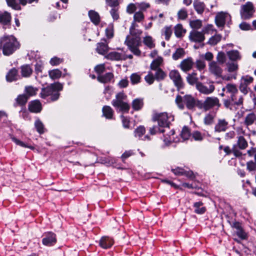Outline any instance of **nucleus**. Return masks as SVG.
<instances>
[{"instance_id":"1","label":"nucleus","mask_w":256,"mask_h":256,"mask_svg":"<svg viewBox=\"0 0 256 256\" xmlns=\"http://www.w3.org/2000/svg\"><path fill=\"white\" fill-rule=\"evenodd\" d=\"M135 24H132L130 29V36H128L125 40V44L129 50L136 56H140L141 54L138 47L140 45V36L142 34L140 30L135 28Z\"/></svg>"},{"instance_id":"2","label":"nucleus","mask_w":256,"mask_h":256,"mask_svg":"<svg viewBox=\"0 0 256 256\" xmlns=\"http://www.w3.org/2000/svg\"><path fill=\"white\" fill-rule=\"evenodd\" d=\"M0 46L2 49L3 54L8 56L18 48L19 44L14 36H4L0 39Z\"/></svg>"},{"instance_id":"3","label":"nucleus","mask_w":256,"mask_h":256,"mask_svg":"<svg viewBox=\"0 0 256 256\" xmlns=\"http://www.w3.org/2000/svg\"><path fill=\"white\" fill-rule=\"evenodd\" d=\"M62 85L59 82H56L52 84L46 88H43L40 92V96L42 98H46L48 96H51L52 100H56L59 97L58 91L62 90Z\"/></svg>"},{"instance_id":"4","label":"nucleus","mask_w":256,"mask_h":256,"mask_svg":"<svg viewBox=\"0 0 256 256\" xmlns=\"http://www.w3.org/2000/svg\"><path fill=\"white\" fill-rule=\"evenodd\" d=\"M174 116L167 112L156 113L153 115L152 120L157 121L160 127L168 128L170 121H173Z\"/></svg>"},{"instance_id":"5","label":"nucleus","mask_w":256,"mask_h":256,"mask_svg":"<svg viewBox=\"0 0 256 256\" xmlns=\"http://www.w3.org/2000/svg\"><path fill=\"white\" fill-rule=\"evenodd\" d=\"M176 102L179 108L181 110L184 108L183 102L189 110L193 109L196 104V100L190 95H186L183 98L180 96H178L176 98Z\"/></svg>"},{"instance_id":"6","label":"nucleus","mask_w":256,"mask_h":256,"mask_svg":"<svg viewBox=\"0 0 256 256\" xmlns=\"http://www.w3.org/2000/svg\"><path fill=\"white\" fill-rule=\"evenodd\" d=\"M226 93L230 94L231 100L236 105L242 104L243 98L242 96H237L238 90L236 86L232 84H228L226 86Z\"/></svg>"},{"instance_id":"7","label":"nucleus","mask_w":256,"mask_h":256,"mask_svg":"<svg viewBox=\"0 0 256 256\" xmlns=\"http://www.w3.org/2000/svg\"><path fill=\"white\" fill-rule=\"evenodd\" d=\"M125 97L126 96L123 92H120L112 101V105L122 112H128L130 109L128 104L123 101Z\"/></svg>"},{"instance_id":"8","label":"nucleus","mask_w":256,"mask_h":256,"mask_svg":"<svg viewBox=\"0 0 256 256\" xmlns=\"http://www.w3.org/2000/svg\"><path fill=\"white\" fill-rule=\"evenodd\" d=\"M169 76L178 90L184 86L182 78L178 70H171L170 72Z\"/></svg>"},{"instance_id":"9","label":"nucleus","mask_w":256,"mask_h":256,"mask_svg":"<svg viewBox=\"0 0 256 256\" xmlns=\"http://www.w3.org/2000/svg\"><path fill=\"white\" fill-rule=\"evenodd\" d=\"M254 12V6L251 2H248L242 5L240 11L241 16L243 18L247 19L252 16Z\"/></svg>"},{"instance_id":"10","label":"nucleus","mask_w":256,"mask_h":256,"mask_svg":"<svg viewBox=\"0 0 256 256\" xmlns=\"http://www.w3.org/2000/svg\"><path fill=\"white\" fill-rule=\"evenodd\" d=\"M208 86H204L202 83L199 82L196 83V88L202 94H210L214 91L215 87L211 82H208Z\"/></svg>"},{"instance_id":"11","label":"nucleus","mask_w":256,"mask_h":256,"mask_svg":"<svg viewBox=\"0 0 256 256\" xmlns=\"http://www.w3.org/2000/svg\"><path fill=\"white\" fill-rule=\"evenodd\" d=\"M230 20V15L228 13L223 12L218 13L215 18L216 24L218 27L224 26L226 22Z\"/></svg>"},{"instance_id":"12","label":"nucleus","mask_w":256,"mask_h":256,"mask_svg":"<svg viewBox=\"0 0 256 256\" xmlns=\"http://www.w3.org/2000/svg\"><path fill=\"white\" fill-rule=\"evenodd\" d=\"M215 106H220L219 100L216 97H208L203 103V106L206 110H208Z\"/></svg>"},{"instance_id":"13","label":"nucleus","mask_w":256,"mask_h":256,"mask_svg":"<svg viewBox=\"0 0 256 256\" xmlns=\"http://www.w3.org/2000/svg\"><path fill=\"white\" fill-rule=\"evenodd\" d=\"M194 65V62L192 58H188L182 60L180 64L179 67L182 71L186 72L190 70Z\"/></svg>"},{"instance_id":"14","label":"nucleus","mask_w":256,"mask_h":256,"mask_svg":"<svg viewBox=\"0 0 256 256\" xmlns=\"http://www.w3.org/2000/svg\"><path fill=\"white\" fill-rule=\"evenodd\" d=\"M189 38L191 41L200 42L204 40V33L196 30H192L190 32Z\"/></svg>"},{"instance_id":"15","label":"nucleus","mask_w":256,"mask_h":256,"mask_svg":"<svg viewBox=\"0 0 256 256\" xmlns=\"http://www.w3.org/2000/svg\"><path fill=\"white\" fill-rule=\"evenodd\" d=\"M106 57V58L112 60H122L126 59V54L116 52H110Z\"/></svg>"},{"instance_id":"16","label":"nucleus","mask_w":256,"mask_h":256,"mask_svg":"<svg viewBox=\"0 0 256 256\" xmlns=\"http://www.w3.org/2000/svg\"><path fill=\"white\" fill-rule=\"evenodd\" d=\"M114 244V240L106 236H102L100 240V246L104 248H108Z\"/></svg>"},{"instance_id":"17","label":"nucleus","mask_w":256,"mask_h":256,"mask_svg":"<svg viewBox=\"0 0 256 256\" xmlns=\"http://www.w3.org/2000/svg\"><path fill=\"white\" fill-rule=\"evenodd\" d=\"M28 110L32 112H39L42 110V105L38 100L32 101L28 104Z\"/></svg>"},{"instance_id":"18","label":"nucleus","mask_w":256,"mask_h":256,"mask_svg":"<svg viewBox=\"0 0 256 256\" xmlns=\"http://www.w3.org/2000/svg\"><path fill=\"white\" fill-rule=\"evenodd\" d=\"M56 235L53 233H48L46 238L42 239V244L47 246H50L56 242Z\"/></svg>"},{"instance_id":"19","label":"nucleus","mask_w":256,"mask_h":256,"mask_svg":"<svg viewBox=\"0 0 256 256\" xmlns=\"http://www.w3.org/2000/svg\"><path fill=\"white\" fill-rule=\"evenodd\" d=\"M228 128V122L224 119H220L215 126L214 130L216 132H224Z\"/></svg>"},{"instance_id":"20","label":"nucleus","mask_w":256,"mask_h":256,"mask_svg":"<svg viewBox=\"0 0 256 256\" xmlns=\"http://www.w3.org/2000/svg\"><path fill=\"white\" fill-rule=\"evenodd\" d=\"M244 123L247 126L254 124L256 125V112H251L247 114L244 118Z\"/></svg>"},{"instance_id":"21","label":"nucleus","mask_w":256,"mask_h":256,"mask_svg":"<svg viewBox=\"0 0 256 256\" xmlns=\"http://www.w3.org/2000/svg\"><path fill=\"white\" fill-rule=\"evenodd\" d=\"M88 16L91 22L95 25H98L100 20V16L96 12L90 10L88 12Z\"/></svg>"},{"instance_id":"22","label":"nucleus","mask_w":256,"mask_h":256,"mask_svg":"<svg viewBox=\"0 0 256 256\" xmlns=\"http://www.w3.org/2000/svg\"><path fill=\"white\" fill-rule=\"evenodd\" d=\"M109 48L108 44L105 42H99L97 44L96 52L102 55L105 54L108 50Z\"/></svg>"},{"instance_id":"23","label":"nucleus","mask_w":256,"mask_h":256,"mask_svg":"<svg viewBox=\"0 0 256 256\" xmlns=\"http://www.w3.org/2000/svg\"><path fill=\"white\" fill-rule=\"evenodd\" d=\"M209 68L210 72L215 75L219 76L222 74L221 68L215 62H212L210 64Z\"/></svg>"},{"instance_id":"24","label":"nucleus","mask_w":256,"mask_h":256,"mask_svg":"<svg viewBox=\"0 0 256 256\" xmlns=\"http://www.w3.org/2000/svg\"><path fill=\"white\" fill-rule=\"evenodd\" d=\"M226 54L231 60L236 61L241 59V56L237 50L228 51Z\"/></svg>"},{"instance_id":"25","label":"nucleus","mask_w":256,"mask_h":256,"mask_svg":"<svg viewBox=\"0 0 256 256\" xmlns=\"http://www.w3.org/2000/svg\"><path fill=\"white\" fill-rule=\"evenodd\" d=\"M194 6L198 14H202L204 10L205 5L202 2L195 0L194 2Z\"/></svg>"},{"instance_id":"26","label":"nucleus","mask_w":256,"mask_h":256,"mask_svg":"<svg viewBox=\"0 0 256 256\" xmlns=\"http://www.w3.org/2000/svg\"><path fill=\"white\" fill-rule=\"evenodd\" d=\"M113 78V74L111 72L106 73L104 75L98 76V80L102 83H107L110 82Z\"/></svg>"},{"instance_id":"27","label":"nucleus","mask_w":256,"mask_h":256,"mask_svg":"<svg viewBox=\"0 0 256 256\" xmlns=\"http://www.w3.org/2000/svg\"><path fill=\"white\" fill-rule=\"evenodd\" d=\"M18 72L15 68L12 69L9 71L8 74L6 76L7 81L11 82L14 80H16L18 77Z\"/></svg>"},{"instance_id":"28","label":"nucleus","mask_w":256,"mask_h":256,"mask_svg":"<svg viewBox=\"0 0 256 256\" xmlns=\"http://www.w3.org/2000/svg\"><path fill=\"white\" fill-rule=\"evenodd\" d=\"M11 20L10 14L7 12H0V22L7 24L10 22Z\"/></svg>"},{"instance_id":"29","label":"nucleus","mask_w":256,"mask_h":256,"mask_svg":"<svg viewBox=\"0 0 256 256\" xmlns=\"http://www.w3.org/2000/svg\"><path fill=\"white\" fill-rule=\"evenodd\" d=\"M186 79L190 85H194L195 84L196 85V83L198 82V78L196 77V74L195 72L188 74Z\"/></svg>"},{"instance_id":"30","label":"nucleus","mask_w":256,"mask_h":256,"mask_svg":"<svg viewBox=\"0 0 256 256\" xmlns=\"http://www.w3.org/2000/svg\"><path fill=\"white\" fill-rule=\"evenodd\" d=\"M203 204L201 202H196L194 204V212L198 214H202L206 211V208L202 206Z\"/></svg>"},{"instance_id":"31","label":"nucleus","mask_w":256,"mask_h":256,"mask_svg":"<svg viewBox=\"0 0 256 256\" xmlns=\"http://www.w3.org/2000/svg\"><path fill=\"white\" fill-rule=\"evenodd\" d=\"M144 44L149 48H152L155 46L154 40L152 38L149 36H146L143 40Z\"/></svg>"},{"instance_id":"32","label":"nucleus","mask_w":256,"mask_h":256,"mask_svg":"<svg viewBox=\"0 0 256 256\" xmlns=\"http://www.w3.org/2000/svg\"><path fill=\"white\" fill-rule=\"evenodd\" d=\"M38 90L32 86H26L25 87L24 92L28 97L34 96L36 94Z\"/></svg>"},{"instance_id":"33","label":"nucleus","mask_w":256,"mask_h":256,"mask_svg":"<svg viewBox=\"0 0 256 256\" xmlns=\"http://www.w3.org/2000/svg\"><path fill=\"white\" fill-rule=\"evenodd\" d=\"M32 72V69L28 65L23 66L21 68L22 74L24 77H28L30 76Z\"/></svg>"},{"instance_id":"34","label":"nucleus","mask_w":256,"mask_h":256,"mask_svg":"<svg viewBox=\"0 0 256 256\" xmlns=\"http://www.w3.org/2000/svg\"><path fill=\"white\" fill-rule=\"evenodd\" d=\"M191 135L189 128L186 126L183 127L180 133L181 138L184 140H187Z\"/></svg>"},{"instance_id":"35","label":"nucleus","mask_w":256,"mask_h":256,"mask_svg":"<svg viewBox=\"0 0 256 256\" xmlns=\"http://www.w3.org/2000/svg\"><path fill=\"white\" fill-rule=\"evenodd\" d=\"M104 116L107 118H112L113 116V110L109 106H104L102 108Z\"/></svg>"},{"instance_id":"36","label":"nucleus","mask_w":256,"mask_h":256,"mask_svg":"<svg viewBox=\"0 0 256 256\" xmlns=\"http://www.w3.org/2000/svg\"><path fill=\"white\" fill-rule=\"evenodd\" d=\"M237 146L240 149L244 150L248 146V142L243 136H240L238 138Z\"/></svg>"},{"instance_id":"37","label":"nucleus","mask_w":256,"mask_h":256,"mask_svg":"<svg viewBox=\"0 0 256 256\" xmlns=\"http://www.w3.org/2000/svg\"><path fill=\"white\" fill-rule=\"evenodd\" d=\"M186 32V30L182 28V25L177 24L174 28V34L176 37H181Z\"/></svg>"},{"instance_id":"38","label":"nucleus","mask_w":256,"mask_h":256,"mask_svg":"<svg viewBox=\"0 0 256 256\" xmlns=\"http://www.w3.org/2000/svg\"><path fill=\"white\" fill-rule=\"evenodd\" d=\"M185 52L182 48H178L176 51L172 54V58L174 60L182 58L184 56Z\"/></svg>"},{"instance_id":"39","label":"nucleus","mask_w":256,"mask_h":256,"mask_svg":"<svg viewBox=\"0 0 256 256\" xmlns=\"http://www.w3.org/2000/svg\"><path fill=\"white\" fill-rule=\"evenodd\" d=\"M50 77L53 79H58L62 76V72L58 69H54L49 71L48 72Z\"/></svg>"},{"instance_id":"40","label":"nucleus","mask_w":256,"mask_h":256,"mask_svg":"<svg viewBox=\"0 0 256 256\" xmlns=\"http://www.w3.org/2000/svg\"><path fill=\"white\" fill-rule=\"evenodd\" d=\"M163 60L162 58L158 57V58L154 60L150 65L151 69L152 70H156L159 68V66L162 62Z\"/></svg>"},{"instance_id":"41","label":"nucleus","mask_w":256,"mask_h":256,"mask_svg":"<svg viewBox=\"0 0 256 256\" xmlns=\"http://www.w3.org/2000/svg\"><path fill=\"white\" fill-rule=\"evenodd\" d=\"M8 6L14 10H20L21 7L16 0H6Z\"/></svg>"},{"instance_id":"42","label":"nucleus","mask_w":256,"mask_h":256,"mask_svg":"<svg viewBox=\"0 0 256 256\" xmlns=\"http://www.w3.org/2000/svg\"><path fill=\"white\" fill-rule=\"evenodd\" d=\"M143 106L142 100L140 98H136L133 100L132 108L136 110H140Z\"/></svg>"},{"instance_id":"43","label":"nucleus","mask_w":256,"mask_h":256,"mask_svg":"<svg viewBox=\"0 0 256 256\" xmlns=\"http://www.w3.org/2000/svg\"><path fill=\"white\" fill-rule=\"evenodd\" d=\"M222 38L220 34H216L212 36L208 41V44L210 45L214 46L217 44Z\"/></svg>"},{"instance_id":"44","label":"nucleus","mask_w":256,"mask_h":256,"mask_svg":"<svg viewBox=\"0 0 256 256\" xmlns=\"http://www.w3.org/2000/svg\"><path fill=\"white\" fill-rule=\"evenodd\" d=\"M28 100V97L26 94H20L19 95L16 99V102L17 103L20 105H24L25 104Z\"/></svg>"},{"instance_id":"45","label":"nucleus","mask_w":256,"mask_h":256,"mask_svg":"<svg viewBox=\"0 0 256 256\" xmlns=\"http://www.w3.org/2000/svg\"><path fill=\"white\" fill-rule=\"evenodd\" d=\"M141 79L140 76L137 73H134L130 76V82L132 84L139 83Z\"/></svg>"},{"instance_id":"46","label":"nucleus","mask_w":256,"mask_h":256,"mask_svg":"<svg viewBox=\"0 0 256 256\" xmlns=\"http://www.w3.org/2000/svg\"><path fill=\"white\" fill-rule=\"evenodd\" d=\"M149 131L151 134L154 135L158 132H164V130L162 127H160L158 126H154L152 128H150Z\"/></svg>"},{"instance_id":"47","label":"nucleus","mask_w":256,"mask_h":256,"mask_svg":"<svg viewBox=\"0 0 256 256\" xmlns=\"http://www.w3.org/2000/svg\"><path fill=\"white\" fill-rule=\"evenodd\" d=\"M174 134V132L173 130H172L170 132V134L168 136L169 138L165 137L164 138V142L165 143V144L166 146L169 145L172 142H176L177 141L175 140L174 138L172 137V136H173Z\"/></svg>"},{"instance_id":"48","label":"nucleus","mask_w":256,"mask_h":256,"mask_svg":"<svg viewBox=\"0 0 256 256\" xmlns=\"http://www.w3.org/2000/svg\"><path fill=\"white\" fill-rule=\"evenodd\" d=\"M146 130L143 126H140L134 131V136L136 137L141 138L145 133Z\"/></svg>"},{"instance_id":"49","label":"nucleus","mask_w":256,"mask_h":256,"mask_svg":"<svg viewBox=\"0 0 256 256\" xmlns=\"http://www.w3.org/2000/svg\"><path fill=\"white\" fill-rule=\"evenodd\" d=\"M35 127L40 134L44 132V128L42 122L40 120H37L34 123Z\"/></svg>"},{"instance_id":"50","label":"nucleus","mask_w":256,"mask_h":256,"mask_svg":"<svg viewBox=\"0 0 256 256\" xmlns=\"http://www.w3.org/2000/svg\"><path fill=\"white\" fill-rule=\"evenodd\" d=\"M190 26L194 29H199L202 27V21L198 20H194L190 22Z\"/></svg>"},{"instance_id":"51","label":"nucleus","mask_w":256,"mask_h":256,"mask_svg":"<svg viewBox=\"0 0 256 256\" xmlns=\"http://www.w3.org/2000/svg\"><path fill=\"white\" fill-rule=\"evenodd\" d=\"M156 72L155 74V78L158 80H161L164 79L166 76V74L160 69L158 68L156 70Z\"/></svg>"},{"instance_id":"52","label":"nucleus","mask_w":256,"mask_h":256,"mask_svg":"<svg viewBox=\"0 0 256 256\" xmlns=\"http://www.w3.org/2000/svg\"><path fill=\"white\" fill-rule=\"evenodd\" d=\"M192 138L195 140L201 141L204 138V134H202L200 132L198 131H195L192 134Z\"/></svg>"},{"instance_id":"53","label":"nucleus","mask_w":256,"mask_h":256,"mask_svg":"<svg viewBox=\"0 0 256 256\" xmlns=\"http://www.w3.org/2000/svg\"><path fill=\"white\" fill-rule=\"evenodd\" d=\"M227 68L229 72H234L238 69V64L234 62L228 63Z\"/></svg>"},{"instance_id":"54","label":"nucleus","mask_w":256,"mask_h":256,"mask_svg":"<svg viewBox=\"0 0 256 256\" xmlns=\"http://www.w3.org/2000/svg\"><path fill=\"white\" fill-rule=\"evenodd\" d=\"M178 18L180 20H184L188 16L187 11L185 9H181L178 12Z\"/></svg>"},{"instance_id":"55","label":"nucleus","mask_w":256,"mask_h":256,"mask_svg":"<svg viewBox=\"0 0 256 256\" xmlns=\"http://www.w3.org/2000/svg\"><path fill=\"white\" fill-rule=\"evenodd\" d=\"M253 81V78L250 76H246L242 77L241 79V82L244 84V85H248Z\"/></svg>"},{"instance_id":"56","label":"nucleus","mask_w":256,"mask_h":256,"mask_svg":"<svg viewBox=\"0 0 256 256\" xmlns=\"http://www.w3.org/2000/svg\"><path fill=\"white\" fill-rule=\"evenodd\" d=\"M235 232L236 233V235L242 240L246 239L247 238V234L243 230L242 228H240V230H235Z\"/></svg>"},{"instance_id":"57","label":"nucleus","mask_w":256,"mask_h":256,"mask_svg":"<svg viewBox=\"0 0 256 256\" xmlns=\"http://www.w3.org/2000/svg\"><path fill=\"white\" fill-rule=\"evenodd\" d=\"M144 80L147 83L149 84H152L154 80V77L152 74L149 72L148 74L145 76Z\"/></svg>"},{"instance_id":"58","label":"nucleus","mask_w":256,"mask_h":256,"mask_svg":"<svg viewBox=\"0 0 256 256\" xmlns=\"http://www.w3.org/2000/svg\"><path fill=\"white\" fill-rule=\"evenodd\" d=\"M172 34V30L170 27H165L164 28V34L165 36V38L166 40H168L170 38Z\"/></svg>"},{"instance_id":"59","label":"nucleus","mask_w":256,"mask_h":256,"mask_svg":"<svg viewBox=\"0 0 256 256\" xmlns=\"http://www.w3.org/2000/svg\"><path fill=\"white\" fill-rule=\"evenodd\" d=\"M218 61L221 64H224L226 60L225 54L223 52H219L217 56Z\"/></svg>"},{"instance_id":"60","label":"nucleus","mask_w":256,"mask_h":256,"mask_svg":"<svg viewBox=\"0 0 256 256\" xmlns=\"http://www.w3.org/2000/svg\"><path fill=\"white\" fill-rule=\"evenodd\" d=\"M106 36L108 38H112L114 36L112 26H109L106 30Z\"/></svg>"},{"instance_id":"61","label":"nucleus","mask_w":256,"mask_h":256,"mask_svg":"<svg viewBox=\"0 0 256 256\" xmlns=\"http://www.w3.org/2000/svg\"><path fill=\"white\" fill-rule=\"evenodd\" d=\"M94 70L98 74H100L104 72L105 70V66L104 64H100L97 65L94 68Z\"/></svg>"},{"instance_id":"62","label":"nucleus","mask_w":256,"mask_h":256,"mask_svg":"<svg viewBox=\"0 0 256 256\" xmlns=\"http://www.w3.org/2000/svg\"><path fill=\"white\" fill-rule=\"evenodd\" d=\"M144 18L143 14L142 12H138L134 14V20L137 22H141Z\"/></svg>"},{"instance_id":"63","label":"nucleus","mask_w":256,"mask_h":256,"mask_svg":"<svg viewBox=\"0 0 256 256\" xmlns=\"http://www.w3.org/2000/svg\"><path fill=\"white\" fill-rule=\"evenodd\" d=\"M62 60L58 58V57H54L51 58L50 60V64L52 66H56L62 62Z\"/></svg>"},{"instance_id":"64","label":"nucleus","mask_w":256,"mask_h":256,"mask_svg":"<svg viewBox=\"0 0 256 256\" xmlns=\"http://www.w3.org/2000/svg\"><path fill=\"white\" fill-rule=\"evenodd\" d=\"M196 68L199 70L204 69L206 66V64L204 60H198L196 61Z\"/></svg>"}]
</instances>
